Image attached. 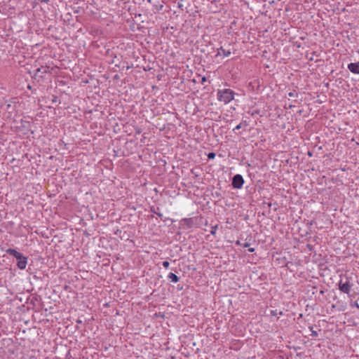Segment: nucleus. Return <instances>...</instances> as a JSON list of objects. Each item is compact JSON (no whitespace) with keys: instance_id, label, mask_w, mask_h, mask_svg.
<instances>
[{"instance_id":"obj_1","label":"nucleus","mask_w":359,"mask_h":359,"mask_svg":"<svg viewBox=\"0 0 359 359\" xmlns=\"http://www.w3.org/2000/svg\"><path fill=\"white\" fill-rule=\"evenodd\" d=\"M234 95L235 92L229 88L218 90L217 93V100L224 102L225 104L232 101L234 99Z\"/></svg>"},{"instance_id":"obj_2","label":"nucleus","mask_w":359,"mask_h":359,"mask_svg":"<svg viewBox=\"0 0 359 359\" xmlns=\"http://www.w3.org/2000/svg\"><path fill=\"white\" fill-rule=\"evenodd\" d=\"M6 253L9 255L13 256L17 259V266L20 269H25L27 264V257H25L22 254L18 252L15 249L8 248L6 250Z\"/></svg>"},{"instance_id":"obj_3","label":"nucleus","mask_w":359,"mask_h":359,"mask_svg":"<svg viewBox=\"0 0 359 359\" xmlns=\"http://www.w3.org/2000/svg\"><path fill=\"white\" fill-rule=\"evenodd\" d=\"M353 285L350 283L349 278L345 277V280L341 278L339 283V289L346 294H349L351 292Z\"/></svg>"},{"instance_id":"obj_4","label":"nucleus","mask_w":359,"mask_h":359,"mask_svg":"<svg viewBox=\"0 0 359 359\" xmlns=\"http://www.w3.org/2000/svg\"><path fill=\"white\" fill-rule=\"evenodd\" d=\"M244 184V180L241 175L237 174L233 177L232 187L234 189H241Z\"/></svg>"},{"instance_id":"obj_5","label":"nucleus","mask_w":359,"mask_h":359,"mask_svg":"<svg viewBox=\"0 0 359 359\" xmlns=\"http://www.w3.org/2000/svg\"><path fill=\"white\" fill-rule=\"evenodd\" d=\"M17 102L15 100H11L9 103L6 105L5 110L8 113V116L11 117L16 111Z\"/></svg>"},{"instance_id":"obj_6","label":"nucleus","mask_w":359,"mask_h":359,"mask_svg":"<svg viewBox=\"0 0 359 359\" xmlns=\"http://www.w3.org/2000/svg\"><path fill=\"white\" fill-rule=\"evenodd\" d=\"M348 69L352 73L359 74V62L355 63H350L348 65Z\"/></svg>"},{"instance_id":"obj_7","label":"nucleus","mask_w":359,"mask_h":359,"mask_svg":"<svg viewBox=\"0 0 359 359\" xmlns=\"http://www.w3.org/2000/svg\"><path fill=\"white\" fill-rule=\"evenodd\" d=\"M231 52L229 50H226L223 47H220L217 49V53L216 56L223 55L224 57H229Z\"/></svg>"},{"instance_id":"obj_8","label":"nucleus","mask_w":359,"mask_h":359,"mask_svg":"<svg viewBox=\"0 0 359 359\" xmlns=\"http://www.w3.org/2000/svg\"><path fill=\"white\" fill-rule=\"evenodd\" d=\"M168 278L172 283H177L180 280L179 277L173 273H170L168 276Z\"/></svg>"},{"instance_id":"obj_9","label":"nucleus","mask_w":359,"mask_h":359,"mask_svg":"<svg viewBox=\"0 0 359 359\" xmlns=\"http://www.w3.org/2000/svg\"><path fill=\"white\" fill-rule=\"evenodd\" d=\"M249 125V123L243 120L238 125H237L234 128L233 131L241 129L243 127H247Z\"/></svg>"},{"instance_id":"obj_10","label":"nucleus","mask_w":359,"mask_h":359,"mask_svg":"<svg viewBox=\"0 0 359 359\" xmlns=\"http://www.w3.org/2000/svg\"><path fill=\"white\" fill-rule=\"evenodd\" d=\"M278 314L283 315V312L280 311V312L278 313V311L276 309V310H271L270 311V315L272 316H276Z\"/></svg>"},{"instance_id":"obj_11","label":"nucleus","mask_w":359,"mask_h":359,"mask_svg":"<svg viewBox=\"0 0 359 359\" xmlns=\"http://www.w3.org/2000/svg\"><path fill=\"white\" fill-rule=\"evenodd\" d=\"M217 229V225L213 226L211 227L210 233L214 235L216 233Z\"/></svg>"},{"instance_id":"obj_12","label":"nucleus","mask_w":359,"mask_h":359,"mask_svg":"<svg viewBox=\"0 0 359 359\" xmlns=\"http://www.w3.org/2000/svg\"><path fill=\"white\" fill-rule=\"evenodd\" d=\"M215 153H213V152H210V153H209V154H208V158L209 159H213V158H215Z\"/></svg>"},{"instance_id":"obj_13","label":"nucleus","mask_w":359,"mask_h":359,"mask_svg":"<svg viewBox=\"0 0 359 359\" xmlns=\"http://www.w3.org/2000/svg\"><path fill=\"white\" fill-rule=\"evenodd\" d=\"M37 72H41L42 74L46 73L47 72L46 67V68H43V67L39 68V69H37Z\"/></svg>"},{"instance_id":"obj_14","label":"nucleus","mask_w":359,"mask_h":359,"mask_svg":"<svg viewBox=\"0 0 359 359\" xmlns=\"http://www.w3.org/2000/svg\"><path fill=\"white\" fill-rule=\"evenodd\" d=\"M162 265L163 266V267H165V269H168L169 265H170V263L168 262V261H164L162 263Z\"/></svg>"},{"instance_id":"obj_15","label":"nucleus","mask_w":359,"mask_h":359,"mask_svg":"<svg viewBox=\"0 0 359 359\" xmlns=\"http://www.w3.org/2000/svg\"><path fill=\"white\" fill-rule=\"evenodd\" d=\"M294 94H295V93H294V92H290V93H289L288 95H289L290 97H294Z\"/></svg>"},{"instance_id":"obj_16","label":"nucleus","mask_w":359,"mask_h":359,"mask_svg":"<svg viewBox=\"0 0 359 359\" xmlns=\"http://www.w3.org/2000/svg\"><path fill=\"white\" fill-rule=\"evenodd\" d=\"M249 245H249V243H245L243 245V247H244V248H248Z\"/></svg>"},{"instance_id":"obj_17","label":"nucleus","mask_w":359,"mask_h":359,"mask_svg":"<svg viewBox=\"0 0 359 359\" xmlns=\"http://www.w3.org/2000/svg\"><path fill=\"white\" fill-rule=\"evenodd\" d=\"M248 251L250 252H253L255 251V249L254 248H250L248 250Z\"/></svg>"},{"instance_id":"obj_18","label":"nucleus","mask_w":359,"mask_h":359,"mask_svg":"<svg viewBox=\"0 0 359 359\" xmlns=\"http://www.w3.org/2000/svg\"><path fill=\"white\" fill-rule=\"evenodd\" d=\"M154 213L157 214L159 217H162L163 215L161 213H158L157 212H154Z\"/></svg>"},{"instance_id":"obj_19","label":"nucleus","mask_w":359,"mask_h":359,"mask_svg":"<svg viewBox=\"0 0 359 359\" xmlns=\"http://www.w3.org/2000/svg\"><path fill=\"white\" fill-rule=\"evenodd\" d=\"M205 81H206L205 78V77H203V78L202 79V83H204Z\"/></svg>"},{"instance_id":"obj_20","label":"nucleus","mask_w":359,"mask_h":359,"mask_svg":"<svg viewBox=\"0 0 359 359\" xmlns=\"http://www.w3.org/2000/svg\"><path fill=\"white\" fill-rule=\"evenodd\" d=\"M153 212H156L154 210H153V208H151V210Z\"/></svg>"}]
</instances>
